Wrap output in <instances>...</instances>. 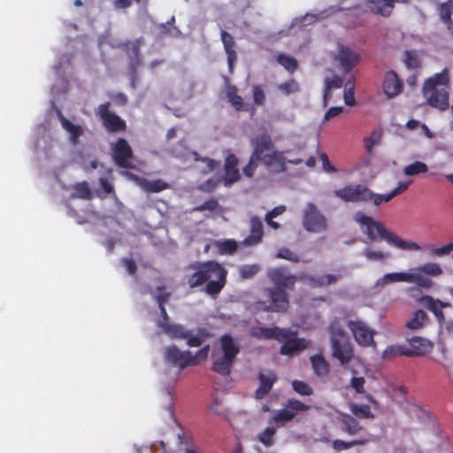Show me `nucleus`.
<instances>
[{
    "label": "nucleus",
    "instance_id": "obj_1",
    "mask_svg": "<svg viewBox=\"0 0 453 453\" xmlns=\"http://www.w3.org/2000/svg\"><path fill=\"white\" fill-rule=\"evenodd\" d=\"M267 276L275 288L264 289L266 300L257 301L256 309L262 311L284 312L288 310L289 302L286 289H293L297 277L290 274L283 267L268 270Z\"/></svg>",
    "mask_w": 453,
    "mask_h": 453
},
{
    "label": "nucleus",
    "instance_id": "obj_2",
    "mask_svg": "<svg viewBox=\"0 0 453 453\" xmlns=\"http://www.w3.org/2000/svg\"><path fill=\"white\" fill-rule=\"evenodd\" d=\"M196 272L188 278L189 288H194L206 283L205 292L216 297L226 284L227 271L215 260L196 263L191 265Z\"/></svg>",
    "mask_w": 453,
    "mask_h": 453
},
{
    "label": "nucleus",
    "instance_id": "obj_3",
    "mask_svg": "<svg viewBox=\"0 0 453 453\" xmlns=\"http://www.w3.org/2000/svg\"><path fill=\"white\" fill-rule=\"evenodd\" d=\"M354 220L360 226L362 232L371 242L381 239L386 241L389 245L403 250L416 251L421 250V247L418 243L403 240L396 234L389 231L382 222L365 215L362 211H357L354 215Z\"/></svg>",
    "mask_w": 453,
    "mask_h": 453
},
{
    "label": "nucleus",
    "instance_id": "obj_4",
    "mask_svg": "<svg viewBox=\"0 0 453 453\" xmlns=\"http://www.w3.org/2000/svg\"><path fill=\"white\" fill-rule=\"evenodd\" d=\"M411 182V180L400 181L395 188L385 195L376 194L362 184L346 185L342 188L334 190V194L345 203L372 202L374 205L380 206L382 203L390 202L395 196L406 191Z\"/></svg>",
    "mask_w": 453,
    "mask_h": 453
},
{
    "label": "nucleus",
    "instance_id": "obj_5",
    "mask_svg": "<svg viewBox=\"0 0 453 453\" xmlns=\"http://www.w3.org/2000/svg\"><path fill=\"white\" fill-rule=\"evenodd\" d=\"M251 145L260 150V163L274 173H283L287 170V162L293 165H299L302 159H292L287 161L286 151L273 150V143L271 136L267 134L257 136L250 140Z\"/></svg>",
    "mask_w": 453,
    "mask_h": 453
},
{
    "label": "nucleus",
    "instance_id": "obj_6",
    "mask_svg": "<svg viewBox=\"0 0 453 453\" xmlns=\"http://www.w3.org/2000/svg\"><path fill=\"white\" fill-rule=\"evenodd\" d=\"M449 81V77L447 69L435 73L425 81L423 93L429 105L440 111H445L449 108V92L445 88H437L438 86H447Z\"/></svg>",
    "mask_w": 453,
    "mask_h": 453
},
{
    "label": "nucleus",
    "instance_id": "obj_7",
    "mask_svg": "<svg viewBox=\"0 0 453 453\" xmlns=\"http://www.w3.org/2000/svg\"><path fill=\"white\" fill-rule=\"evenodd\" d=\"M222 353L213 350L211 354V370L222 376H228L234 359L240 352L239 346L229 334H223L219 338Z\"/></svg>",
    "mask_w": 453,
    "mask_h": 453
},
{
    "label": "nucleus",
    "instance_id": "obj_8",
    "mask_svg": "<svg viewBox=\"0 0 453 453\" xmlns=\"http://www.w3.org/2000/svg\"><path fill=\"white\" fill-rule=\"evenodd\" d=\"M443 273L438 263L427 262L419 266L411 268L406 272L407 283H411L418 288L428 289L434 281L432 277H438Z\"/></svg>",
    "mask_w": 453,
    "mask_h": 453
},
{
    "label": "nucleus",
    "instance_id": "obj_9",
    "mask_svg": "<svg viewBox=\"0 0 453 453\" xmlns=\"http://www.w3.org/2000/svg\"><path fill=\"white\" fill-rule=\"evenodd\" d=\"M303 226L311 233H322L327 230V219L322 214L318 207L312 203H308L303 211Z\"/></svg>",
    "mask_w": 453,
    "mask_h": 453
},
{
    "label": "nucleus",
    "instance_id": "obj_10",
    "mask_svg": "<svg viewBox=\"0 0 453 453\" xmlns=\"http://www.w3.org/2000/svg\"><path fill=\"white\" fill-rule=\"evenodd\" d=\"M142 45V39L134 41H127L120 44V49L126 53L128 58V70L131 80V86L135 88V81L137 79V68L142 65V59L140 56V47Z\"/></svg>",
    "mask_w": 453,
    "mask_h": 453
},
{
    "label": "nucleus",
    "instance_id": "obj_11",
    "mask_svg": "<svg viewBox=\"0 0 453 453\" xmlns=\"http://www.w3.org/2000/svg\"><path fill=\"white\" fill-rule=\"evenodd\" d=\"M309 409L308 404L295 398H289L285 404V409L278 411L273 417V420L278 427H281L292 421L298 412H304Z\"/></svg>",
    "mask_w": 453,
    "mask_h": 453
},
{
    "label": "nucleus",
    "instance_id": "obj_12",
    "mask_svg": "<svg viewBox=\"0 0 453 453\" xmlns=\"http://www.w3.org/2000/svg\"><path fill=\"white\" fill-rule=\"evenodd\" d=\"M283 333L277 342H281L280 353L285 356H294L295 354L305 349L308 346L303 338H298L297 333L288 328H282Z\"/></svg>",
    "mask_w": 453,
    "mask_h": 453
},
{
    "label": "nucleus",
    "instance_id": "obj_13",
    "mask_svg": "<svg viewBox=\"0 0 453 453\" xmlns=\"http://www.w3.org/2000/svg\"><path fill=\"white\" fill-rule=\"evenodd\" d=\"M112 157L115 164L121 168L134 169L132 149L124 138H119L112 149Z\"/></svg>",
    "mask_w": 453,
    "mask_h": 453
},
{
    "label": "nucleus",
    "instance_id": "obj_14",
    "mask_svg": "<svg viewBox=\"0 0 453 453\" xmlns=\"http://www.w3.org/2000/svg\"><path fill=\"white\" fill-rule=\"evenodd\" d=\"M347 326L352 333L355 341L360 346L368 347L374 344V331L362 320H349Z\"/></svg>",
    "mask_w": 453,
    "mask_h": 453
},
{
    "label": "nucleus",
    "instance_id": "obj_15",
    "mask_svg": "<svg viewBox=\"0 0 453 453\" xmlns=\"http://www.w3.org/2000/svg\"><path fill=\"white\" fill-rule=\"evenodd\" d=\"M165 359L167 363L173 366L179 367L180 370H183L188 366H192L195 362L191 358V352L188 350L181 351L177 346L172 345L165 349L164 352Z\"/></svg>",
    "mask_w": 453,
    "mask_h": 453
},
{
    "label": "nucleus",
    "instance_id": "obj_16",
    "mask_svg": "<svg viewBox=\"0 0 453 453\" xmlns=\"http://www.w3.org/2000/svg\"><path fill=\"white\" fill-rule=\"evenodd\" d=\"M333 357L340 361L342 365L350 362L353 357V348L349 341L334 339L332 344Z\"/></svg>",
    "mask_w": 453,
    "mask_h": 453
},
{
    "label": "nucleus",
    "instance_id": "obj_17",
    "mask_svg": "<svg viewBox=\"0 0 453 453\" xmlns=\"http://www.w3.org/2000/svg\"><path fill=\"white\" fill-rule=\"evenodd\" d=\"M237 165L238 158L234 154L229 153L225 158V173L222 179L223 183L226 187L231 186L232 184L237 182L241 179V175Z\"/></svg>",
    "mask_w": 453,
    "mask_h": 453
},
{
    "label": "nucleus",
    "instance_id": "obj_18",
    "mask_svg": "<svg viewBox=\"0 0 453 453\" xmlns=\"http://www.w3.org/2000/svg\"><path fill=\"white\" fill-rule=\"evenodd\" d=\"M341 66L345 72H349L354 66H356L359 60L360 56L357 52L351 50L348 46L340 45L338 49L337 57Z\"/></svg>",
    "mask_w": 453,
    "mask_h": 453
},
{
    "label": "nucleus",
    "instance_id": "obj_19",
    "mask_svg": "<svg viewBox=\"0 0 453 453\" xmlns=\"http://www.w3.org/2000/svg\"><path fill=\"white\" fill-rule=\"evenodd\" d=\"M382 4L379 0H368L367 6L370 10L375 13L383 17H388L394 8L395 4H408L411 0H380Z\"/></svg>",
    "mask_w": 453,
    "mask_h": 453
},
{
    "label": "nucleus",
    "instance_id": "obj_20",
    "mask_svg": "<svg viewBox=\"0 0 453 453\" xmlns=\"http://www.w3.org/2000/svg\"><path fill=\"white\" fill-rule=\"evenodd\" d=\"M407 342L409 343V347H407L409 357H423L433 347L430 341L419 336H412L408 338Z\"/></svg>",
    "mask_w": 453,
    "mask_h": 453
},
{
    "label": "nucleus",
    "instance_id": "obj_21",
    "mask_svg": "<svg viewBox=\"0 0 453 453\" xmlns=\"http://www.w3.org/2000/svg\"><path fill=\"white\" fill-rule=\"evenodd\" d=\"M259 387L255 392L257 399H263L273 388L277 380L276 374L272 371L258 372Z\"/></svg>",
    "mask_w": 453,
    "mask_h": 453
},
{
    "label": "nucleus",
    "instance_id": "obj_22",
    "mask_svg": "<svg viewBox=\"0 0 453 453\" xmlns=\"http://www.w3.org/2000/svg\"><path fill=\"white\" fill-rule=\"evenodd\" d=\"M403 88V82L394 71L386 73L383 81V90L388 97L397 96Z\"/></svg>",
    "mask_w": 453,
    "mask_h": 453
},
{
    "label": "nucleus",
    "instance_id": "obj_23",
    "mask_svg": "<svg viewBox=\"0 0 453 453\" xmlns=\"http://www.w3.org/2000/svg\"><path fill=\"white\" fill-rule=\"evenodd\" d=\"M226 96L237 111H250L253 110L252 105L250 103L244 102L243 98L238 95L237 88L234 85H226Z\"/></svg>",
    "mask_w": 453,
    "mask_h": 453
},
{
    "label": "nucleus",
    "instance_id": "obj_24",
    "mask_svg": "<svg viewBox=\"0 0 453 453\" xmlns=\"http://www.w3.org/2000/svg\"><path fill=\"white\" fill-rule=\"evenodd\" d=\"M221 41L227 57V65L229 72H233L234 64L237 60V54L235 51V41L234 37L226 31H221Z\"/></svg>",
    "mask_w": 453,
    "mask_h": 453
},
{
    "label": "nucleus",
    "instance_id": "obj_25",
    "mask_svg": "<svg viewBox=\"0 0 453 453\" xmlns=\"http://www.w3.org/2000/svg\"><path fill=\"white\" fill-rule=\"evenodd\" d=\"M264 234L263 224L260 219L254 216L250 219V234L242 242L245 246H254L259 243Z\"/></svg>",
    "mask_w": 453,
    "mask_h": 453
},
{
    "label": "nucleus",
    "instance_id": "obj_26",
    "mask_svg": "<svg viewBox=\"0 0 453 453\" xmlns=\"http://www.w3.org/2000/svg\"><path fill=\"white\" fill-rule=\"evenodd\" d=\"M283 333L282 328L278 326L265 327V326H256L250 330V335L256 339L261 340H281Z\"/></svg>",
    "mask_w": 453,
    "mask_h": 453
},
{
    "label": "nucleus",
    "instance_id": "obj_27",
    "mask_svg": "<svg viewBox=\"0 0 453 453\" xmlns=\"http://www.w3.org/2000/svg\"><path fill=\"white\" fill-rule=\"evenodd\" d=\"M158 326L173 339H185V337H188V330L181 325L159 322Z\"/></svg>",
    "mask_w": 453,
    "mask_h": 453
},
{
    "label": "nucleus",
    "instance_id": "obj_28",
    "mask_svg": "<svg viewBox=\"0 0 453 453\" xmlns=\"http://www.w3.org/2000/svg\"><path fill=\"white\" fill-rule=\"evenodd\" d=\"M342 423L343 426L342 431L349 435H357L365 430L360 422L349 414L343 415Z\"/></svg>",
    "mask_w": 453,
    "mask_h": 453
},
{
    "label": "nucleus",
    "instance_id": "obj_29",
    "mask_svg": "<svg viewBox=\"0 0 453 453\" xmlns=\"http://www.w3.org/2000/svg\"><path fill=\"white\" fill-rule=\"evenodd\" d=\"M59 121L62 125V127L69 133L70 140L73 143H76L78 142V138L82 134L83 129L80 125H74L67 119L65 118V115H58Z\"/></svg>",
    "mask_w": 453,
    "mask_h": 453
},
{
    "label": "nucleus",
    "instance_id": "obj_30",
    "mask_svg": "<svg viewBox=\"0 0 453 453\" xmlns=\"http://www.w3.org/2000/svg\"><path fill=\"white\" fill-rule=\"evenodd\" d=\"M103 123L109 132H119L125 130L126 122L119 115H100Z\"/></svg>",
    "mask_w": 453,
    "mask_h": 453
},
{
    "label": "nucleus",
    "instance_id": "obj_31",
    "mask_svg": "<svg viewBox=\"0 0 453 453\" xmlns=\"http://www.w3.org/2000/svg\"><path fill=\"white\" fill-rule=\"evenodd\" d=\"M253 150L251 152V155L250 157L248 164L242 168V173L247 178H252L258 164L260 163V150L258 148H256V146H252Z\"/></svg>",
    "mask_w": 453,
    "mask_h": 453
},
{
    "label": "nucleus",
    "instance_id": "obj_32",
    "mask_svg": "<svg viewBox=\"0 0 453 453\" xmlns=\"http://www.w3.org/2000/svg\"><path fill=\"white\" fill-rule=\"evenodd\" d=\"M311 363L315 374L319 377H325L329 372V364L321 355H315L311 357Z\"/></svg>",
    "mask_w": 453,
    "mask_h": 453
},
{
    "label": "nucleus",
    "instance_id": "obj_33",
    "mask_svg": "<svg viewBox=\"0 0 453 453\" xmlns=\"http://www.w3.org/2000/svg\"><path fill=\"white\" fill-rule=\"evenodd\" d=\"M370 441V439L367 437H360L358 439L350 441H344L340 439H336L333 441L332 447L334 449L337 451L346 450L349 449L354 446H362L365 445Z\"/></svg>",
    "mask_w": 453,
    "mask_h": 453
},
{
    "label": "nucleus",
    "instance_id": "obj_34",
    "mask_svg": "<svg viewBox=\"0 0 453 453\" xmlns=\"http://www.w3.org/2000/svg\"><path fill=\"white\" fill-rule=\"evenodd\" d=\"M427 320L426 313L422 310H418L412 314L410 320L407 321L406 326L411 330H417L423 327Z\"/></svg>",
    "mask_w": 453,
    "mask_h": 453
},
{
    "label": "nucleus",
    "instance_id": "obj_35",
    "mask_svg": "<svg viewBox=\"0 0 453 453\" xmlns=\"http://www.w3.org/2000/svg\"><path fill=\"white\" fill-rule=\"evenodd\" d=\"M402 356L409 357L407 346L405 345H390L382 352L383 359H392Z\"/></svg>",
    "mask_w": 453,
    "mask_h": 453
},
{
    "label": "nucleus",
    "instance_id": "obj_36",
    "mask_svg": "<svg viewBox=\"0 0 453 453\" xmlns=\"http://www.w3.org/2000/svg\"><path fill=\"white\" fill-rule=\"evenodd\" d=\"M453 13V1L448 0L445 3H442L439 6V14L441 21L448 26V27H451L453 25V21L451 19Z\"/></svg>",
    "mask_w": 453,
    "mask_h": 453
},
{
    "label": "nucleus",
    "instance_id": "obj_37",
    "mask_svg": "<svg viewBox=\"0 0 453 453\" xmlns=\"http://www.w3.org/2000/svg\"><path fill=\"white\" fill-rule=\"evenodd\" d=\"M428 171V166L422 161H415L403 167V173L407 176H416L426 173Z\"/></svg>",
    "mask_w": 453,
    "mask_h": 453
},
{
    "label": "nucleus",
    "instance_id": "obj_38",
    "mask_svg": "<svg viewBox=\"0 0 453 453\" xmlns=\"http://www.w3.org/2000/svg\"><path fill=\"white\" fill-rule=\"evenodd\" d=\"M343 84V81L339 76H334L331 79L326 80V86L324 89L323 101L325 106L326 105L327 99L331 96L332 88H340Z\"/></svg>",
    "mask_w": 453,
    "mask_h": 453
},
{
    "label": "nucleus",
    "instance_id": "obj_39",
    "mask_svg": "<svg viewBox=\"0 0 453 453\" xmlns=\"http://www.w3.org/2000/svg\"><path fill=\"white\" fill-rule=\"evenodd\" d=\"M423 301H424V304H425L426 308L428 309L430 311H432L440 322L444 320L443 311L440 308V306L437 305V303H435V299H434L430 296H424Z\"/></svg>",
    "mask_w": 453,
    "mask_h": 453
},
{
    "label": "nucleus",
    "instance_id": "obj_40",
    "mask_svg": "<svg viewBox=\"0 0 453 453\" xmlns=\"http://www.w3.org/2000/svg\"><path fill=\"white\" fill-rule=\"evenodd\" d=\"M216 246L221 255H233L237 250L238 247L236 241L233 239L217 242Z\"/></svg>",
    "mask_w": 453,
    "mask_h": 453
},
{
    "label": "nucleus",
    "instance_id": "obj_41",
    "mask_svg": "<svg viewBox=\"0 0 453 453\" xmlns=\"http://www.w3.org/2000/svg\"><path fill=\"white\" fill-rule=\"evenodd\" d=\"M275 433L276 429L274 427H266L261 434L257 435V440L265 447H272L274 444Z\"/></svg>",
    "mask_w": 453,
    "mask_h": 453
},
{
    "label": "nucleus",
    "instance_id": "obj_42",
    "mask_svg": "<svg viewBox=\"0 0 453 453\" xmlns=\"http://www.w3.org/2000/svg\"><path fill=\"white\" fill-rule=\"evenodd\" d=\"M277 61L280 65H282L286 70H288L291 73H293L298 66L296 58L285 54H280L277 57Z\"/></svg>",
    "mask_w": 453,
    "mask_h": 453
},
{
    "label": "nucleus",
    "instance_id": "obj_43",
    "mask_svg": "<svg viewBox=\"0 0 453 453\" xmlns=\"http://www.w3.org/2000/svg\"><path fill=\"white\" fill-rule=\"evenodd\" d=\"M73 196L89 200L92 197L91 190L86 181L78 182L73 186Z\"/></svg>",
    "mask_w": 453,
    "mask_h": 453
},
{
    "label": "nucleus",
    "instance_id": "obj_44",
    "mask_svg": "<svg viewBox=\"0 0 453 453\" xmlns=\"http://www.w3.org/2000/svg\"><path fill=\"white\" fill-rule=\"evenodd\" d=\"M351 412L357 418H373V414L371 409L366 404H352L350 406Z\"/></svg>",
    "mask_w": 453,
    "mask_h": 453
},
{
    "label": "nucleus",
    "instance_id": "obj_45",
    "mask_svg": "<svg viewBox=\"0 0 453 453\" xmlns=\"http://www.w3.org/2000/svg\"><path fill=\"white\" fill-rule=\"evenodd\" d=\"M382 137V130L380 128H376L372 131L369 137L365 138V146L366 150L371 153L373 146L378 144Z\"/></svg>",
    "mask_w": 453,
    "mask_h": 453
},
{
    "label": "nucleus",
    "instance_id": "obj_46",
    "mask_svg": "<svg viewBox=\"0 0 453 453\" xmlns=\"http://www.w3.org/2000/svg\"><path fill=\"white\" fill-rule=\"evenodd\" d=\"M363 255L370 261H383L390 256L388 252L375 250L370 248L365 249Z\"/></svg>",
    "mask_w": 453,
    "mask_h": 453
},
{
    "label": "nucleus",
    "instance_id": "obj_47",
    "mask_svg": "<svg viewBox=\"0 0 453 453\" xmlns=\"http://www.w3.org/2000/svg\"><path fill=\"white\" fill-rule=\"evenodd\" d=\"M169 188L168 183L164 181L163 180L157 179L151 181L146 182L144 185V188L148 192L151 193H158L163 190H165Z\"/></svg>",
    "mask_w": 453,
    "mask_h": 453
},
{
    "label": "nucleus",
    "instance_id": "obj_48",
    "mask_svg": "<svg viewBox=\"0 0 453 453\" xmlns=\"http://www.w3.org/2000/svg\"><path fill=\"white\" fill-rule=\"evenodd\" d=\"M278 89L284 95L288 96L290 94L298 92L300 90V87L296 80L290 79L286 82L278 85Z\"/></svg>",
    "mask_w": 453,
    "mask_h": 453
},
{
    "label": "nucleus",
    "instance_id": "obj_49",
    "mask_svg": "<svg viewBox=\"0 0 453 453\" xmlns=\"http://www.w3.org/2000/svg\"><path fill=\"white\" fill-rule=\"evenodd\" d=\"M293 389L301 395H311L313 394L312 388L302 380H294L292 382Z\"/></svg>",
    "mask_w": 453,
    "mask_h": 453
},
{
    "label": "nucleus",
    "instance_id": "obj_50",
    "mask_svg": "<svg viewBox=\"0 0 453 453\" xmlns=\"http://www.w3.org/2000/svg\"><path fill=\"white\" fill-rule=\"evenodd\" d=\"M252 96L254 104L263 106L265 103V93L260 85H254L252 87Z\"/></svg>",
    "mask_w": 453,
    "mask_h": 453
},
{
    "label": "nucleus",
    "instance_id": "obj_51",
    "mask_svg": "<svg viewBox=\"0 0 453 453\" xmlns=\"http://www.w3.org/2000/svg\"><path fill=\"white\" fill-rule=\"evenodd\" d=\"M344 102L349 106H352L356 103L354 97V83L351 81H348L345 84Z\"/></svg>",
    "mask_w": 453,
    "mask_h": 453
},
{
    "label": "nucleus",
    "instance_id": "obj_52",
    "mask_svg": "<svg viewBox=\"0 0 453 453\" xmlns=\"http://www.w3.org/2000/svg\"><path fill=\"white\" fill-rule=\"evenodd\" d=\"M406 272L403 273H387L383 277V281L386 284L393 282H407Z\"/></svg>",
    "mask_w": 453,
    "mask_h": 453
},
{
    "label": "nucleus",
    "instance_id": "obj_53",
    "mask_svg": "<svg viewBox=\"0 0 453 453\" xmlns=\"http://www.w3.org/2000/svg\"><path fill=\"white\" fill-rule=\"evenodd\" d=\"M452 251L453 241L440 248H431L429 250V255L431 257H442L444 255L449 254Z\"/></svg>",
    "mask_w": 453,
    "mask_h": 453
},
{
    "label": "nucleus",
    "instance_id": "obj_54",
    "mask_svg": "<svg viewBox=\"0 0 453 453\" xmlns=\"http://www.w3.org/2000/svg\"><path fill=\"white\" fill-rule=\"evenodd\" d=\"M210 352V345L207 344L203 346L202 349H200L195 355L191 354V358L194 359L192 364V366L199 365L202 361H204L207 359L208 355Z\"/></svg>",
    "mask_w": 453,
    "mask_h": 453
},
{
    "label": "nucleus",
    "instance_id": "obj_55",
    "mask_svg": "<svg viewBox=\"0 0 453 453\" xmlns=\"http://www.w3.org/2000/svg\"><path fill=\"white\" fill-rule=\"evenodd\" d=\"M276 257L286 259L291 262L298 263L300 261L299 257L291 251L289 249L282 248L277 252Z\"/></svg>",
    "mask_w": 453,
    "mask_h": 453
},
{
    "label": "nucleus",
    "instance_id": "obj_56",
    "mask_svg": "<svg viewBox=\"0 0 453 453\" xmlns=\"http://www.w3.org/2000/svg\"><path fill=\"white\" fill-rule=\"evenodd\" d=\"M404 57L405 65L409 69H417L420 66V61L414 53L405 50Z\"/></svg>",
    "mask_w": 453,
    "mask_h": 453
},
{
    "label": "nucleus",
    "instance_id": "obj_57",
    "mask_svg": "<svg viewBox=\"0 0 453 453\" xmlns=\"http://www.w3.org/2000/svg\"><path fill=\"white\" fill-rule=\"evenodd\" d=\"M157 290L159 292V294L156 296L158 307L165 306L170 299L171 293L165 291V287L164 285L157 286Z\"/></svg>",
    "mask_w": 453,
    "mask_h": 453
},
{
    "label": "nucleus",
    "instance_id": "obj_58",
    "mask_svg": "<svg viewBox=\"0 0 453 453\" xmlns=\"http://www.w3.org/2000/svg\"><path fill=\"white\" fill-rule=\"evenodd\" d=\"M219 202L216 198H211L205 201L203 203L196 207V211H215L219 208Z\"/></svg>",
    "mask_w": 453,
    "mask_h": 453
},
{
    "label": "nucleus",
    "instance_id": "obj_59",
    "mask_svg": "<svg viewBox=\"0 0 453 453\" xmlns=\"http://www.w3.org/2000/svg\"><path fill=\"white\" fill-rule=\"evenodd\" d=\"M330 333H331V344H333L334 339H337V340L348 339L346 332L340 326L331 325L330 326Z\"/></svg>",
    "mask_w": 453,
    "mask_h": 453
},
{
    "label": "nucleus",
    "instance_id": "obj_60",
    "mask_svg": "<svg viewBox=\"0 0 453 453\" xmlns=\"http://www.w3.org/2000/svg\"><path fill=\"white\" fill-rule=\"evenodd\" d=\"M219 180L210 178L207 180H205L203 183H202L198 188L201 191L211 193L212 192L215 188L219 185Z\"/></svg>",
    "mask_w": 453,
    "mask_h": 453
},
{
    "label": "nucleus",
    "instance_id": "obj_61",
    "mask_svg": "<svg viewBox=\"0 0 453 453\" xmlns=\"http://www.w3.org/2000/svg\"><path fill=\"white\" fill-rule=\"evenodd\" d=\"M365 380L363 377H353L350 380V385L357 394H365Z\"/></svg>",
    "mask_w": 453,
    "mask_h": 453
},
{
    "label": "nucleus",
    "instance_id": "obj_62",
    "mask_svg": "<svg viewBox=\"0 0 453 453\" xmlns=\"http://www.w3.org/2000/svg\"><path fill=\"white\" fill-rule=\"evenodd\" d=\"M300 280L308 283L312 288L322 287V284H320L322 282L320 276L301 275Z\"/></svg>",
    "mask_w": 453,
    "mask_h": 453
},
{
    "label": "nucleus",
    "instance_id": "obj_63",
    "mask_svg": "<svg viewBox=\"0 0 453 453\" xmlns=\"http://www.w3.org/2000/svg\"><path fill=\"white\" fill-rule=\"evenodd\" d=\"M320 161L325 172L329 173H334L337 172V169L330 163L329 157L326 153L320 154Z\"/></svg>",
    "mask_w": 453,
    "mask_h": 453
},
{
    "label": "nucleus",
    "instance_id": "obj_64",
    "mask_svg": "<svg viewBox=\"0 0 453 453\" xmlns=\"http://www.w3.org/2000/svg\"><path fill=\"white\" fill-rule=\"evenodd\" d=\"M259 268L256 265H245L241 269V274L243 278H250L257 273Z\"/></svg>",
    "mask_w": 453,
    "mask_h": 453
}]
</instances>
